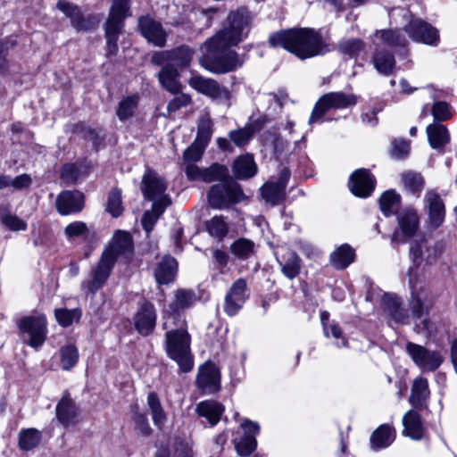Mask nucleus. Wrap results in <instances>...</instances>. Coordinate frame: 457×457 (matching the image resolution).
<instances>
[{
	"label": "nucleus",
	"instance_id": "1",
	"mask_svg": "<svg viewBox=\"0 0 457 457\" xmlns=\"http://www.w3.org/2000/svg\"><path fill=\"white\" fill-rule=\"evenodd\" d=\"M250 22L247 9L231 12L227 18V25L204 43V53L199 59L201 66L215 74H225L240 68L244 60L230 48L246 37Z\"/></svg>",
	"mask_w": 457,
	"mask_h": 457
},
{
	"label": "nucleus",
	"instance_id": "2",
	"mask_svg": "<svg viewBox=\"0 0 457 457\" xmlns=\"http://www.w3.org/2000/svg\"><path fill=\"white\" fill-rule=\"evenodd\" d=\"M272 46H281L301 60L324 55L332 50V46L320 30L312 28H294L281 30L270 36Z\"/></svg>",
	"mask_w": 457,
	"mask_h": 457
},
{
	"label": "nucleus",
	"instance_id": "3",
	"mask_svg": "<svg viewBox=\"0 0 457 457\" xmlns=\"http://www.w3.org/2000/svg\"><path fill=\"white\" fill-rule=\"evenodd\" d=\"M133 240L129 232L117 230L109 246L102 253L97 263L91 269L90 278L81 282V288L95 295L109 278L119 256L131 253Z\"/></svg>",
	"mask_w": 457,
	"mask_h": 457
},
{
	"label": "nucleus",
	"instance_id": "4",
	"mask_svg": "<svg viewBox=\"0 0 457 457\" xmlns=\"http://www.w3.org/2000/svg\"><path fill=\"white\" fill-rule=\"evenodd\" d=\"M190 344L191 337L184 326L165 334L166 353L177 362L182 372H189L194 367Z\"/></svg>",
	"mask_w": 457,
	"mask_h": 457
},
{
	"label": "nucleus",
	"instance_id": "5",
	"mask_svg": "<svg viewBox=\"0 0 457 457\" xmlns=\"http://www.w3.org/2000/svg\"><path fill=\"white\" fill-rule=\"evenodd\" d=\"M129 0H112L108 19L104 23L107 56L118 52V39L124 26V20L129 16Z\"/></svg>",
	"mask_w": 457,
	"mask_h": 457
},
{
	"label": "nucleus",
	"instance_id": "6",
	"mask_svg": "<svg viewBox=\"0 0 457 457\" xmlns=\"http://www.w3.org/2000/svg\"><path fill=\"white\" fill-rule=\"evenodd\" d=\"M211 187L207 194L209 205L213 209L223 210L245 199V194L238 183L228 176Z\"/></svg>",
	"mask_w": 457,
	"mask_h": 457
},
{
	"label": "nucleus",
	"instance_id": "7",
	"mask_svg": "<svg viewBox=\"0 0 457 457\" xmlns=\"http://www.w3.org/2000/svg\"><path fill=\"white\" fill-rule=\"evenodd\" d=\"M357 98L353 94L330 92L323 95L315 104L309 118V125L322 122L326 112L330 109H345L355 105Z\"/></svg>",
	"mask_w": 457,
	"mask_h": 457
},
{
	"label": "nucleus",
	"instance_id": "8",
	"mask_svg": "<svg viewBox=\"0 0 457 457\" xmlns=\"http://www.w3.org/2000/svg\"><path fill=\"white\" fill-rule=\"evenodd\" d=\"M444 251L442 243H431L427 239L415 240L410 247V258L412 261V265L409 268L408 271L413 270V276L421 278L419 268L425 261L427 264H434L441 256Z\"/></svg>",
	"mask_w": 457,
	"mask_h": 457
},
{
	"label": "nucleus",
	"instance_id": "9",
	"mask_svg": "<svg viewBox=\"0 0 457 457\" xmlns=\"http://www.w3.org/2000/svg\"><path fill=\"white\" fill-rule=\"evenodd\" d=\"M23 341L31 347L41 346L46 337V320L44 315L26 316L18 323Z\"/></svg>",
	"mask_w": 457,
	"mask_h": 457
},
{
	"label": "nucleus",
	"instance_id": "10",
	"mask_svg": "<svg viewBox=\"0 0 457 457\" xmlns=\"http://www.w3.org/2000/svg\"><path fill=\"white\" fill-rule=\"evenodd\" d=\"M141 190L145 198L153 203L165 204L166 206L171 204L170 197L166 194V180L153 170H147L144 174Z\"/></svg>",
	"mask_w": 457,
	"mask_h": 457
},
{
	"label": "nucleus",
	"instance_id": "11",
	"mask_svg": "<svg viewBox=\"0 0 457 457\" xmlns=\"http://www.w3.org/2000/svg\"><path fill=\"white\" fill-rule=\"evenodd\" d=\"M398 228L391 237L392 244H404L406 239L415 236L420 227V219L417 212L410 207L404 208L396 213Z\"/></svg>",
	"mask_w": 457,
	"mask_h": 457
},
{
	"label": "nucleus",
	"instance_id": "12",
	"mask_svg": "<svg viewBox=\"0 0 457 457\" xmlns=\"http://www.w3.org/2000/svg\"><path fill=\"white\" fill-rule=\"evenodd\" d=\"M409 37L417 43L436 46L439 43L438 30L431 24L420 18H412L404 26Z\"/></svg>",
	"mask_w": 457,
	"mask_h": 457
},
{
	"label": "nucleus",
	"instance_id": "13",
	"mask_svg": "<svg viewBox=\"0 0 457 457\" xmlns=\"http://www.w3.org/2000/svg\"><path fill=\"white\" fill-rule=\"evenodd\" d=\"M249 289L245 278H237L228 290L224 299V312L232 317L237 315L249 298Z\"/></svg>",
	"mask_w": 457,
	"mask_h": 457
},
{
	"label": "nucleus",
	"instance_id": "14",
	"mask_svg": "<svg viewBox=\"0 0 457 457\" xmlns=\"http://www.w3.org/2000/svg\"><path fill=\"white\" fill-rule=\"evenodd\" d=\"M406 351L414 361V363L420 369L428 371H434L443 362V356L438 351H429L422 345L408 343L406 345Z\"/></svg>",
	"mask_w": 457,
	"mask_h": 457
},
{
	"label": "nucleus",
	"instance_id": "15",
	"mask_svg": "<svg viewBox=\"0 0 457 457\" xmlns=\"http://www.w3.org/2000/svg\"><path fill=\"white\" fill-rule=\"evenodd\" d=\"M56 7L70 19L71 26L78 31L89 30L99 22V19L94 15L84 16L80 8L70 2L60 0Z\"/></svg>",
	"mask_w": 457,
	"mask_h": 457
},
{
	"label": "nucleus",
	"instance_id": "16",
	"mask_svg": "<svg viewBox=\"0 0 457 457\" xmlns=\"http://www.w3.org/2000/svg\"><path fill=\"white\" fill-rule=\"evenodd\" d=\"M240 429L243 435L234 438L233 443L239 455L247 456L256 449V436L260 433V426L255 421L244 419L240 424Z\"/></svg>",
	"mask_w": 457,
	"mask_h": 457
},
{
	"label": "nucleus",
	"instance_id": "17",
	"mask_svg": "<svg viewBox=\"0 0 457 457\" xmlns=\"http://www.w3.org/2000/svg\"><path fill=\"white\" fill-rule=\"evenodd\" d=\"M187 178L192 181L211 183L228 176V170L221 164L213 163L208 168H200L195 163L183 166Z\"/></svg>",
	"mask_w": 457,
	"mask_h": 457
},
{
	"label": "nucleus",
	"instance_id": "18",
	"mask_svg": "<svg viewBox=\"0 0 457 457\" xmlns=\"http://www.w3.org/2000/svg\"><path fill=\"white\" fill-rule=\"evenodd\" d=\"M189 85L197 92L214 100L225 101L230 97L229 91L213 79L195 75L189 79Z\"/></svg>",
	"mask_w": 457,
	"mask_h": 457
},
{
	"label": "nucleus",
	"instance_id": "19",
	"mask_svg": "<svg viewBox=\"0 0 457 457\" xmlns=\"http://www.w3.org/2000/svg\"><path fill=\"white\" fill-rule=\"evenodd\" d=\"M290 175V170L284 167L279 171L277 181H269L262 186V195L267 203L277 205L284 199Z\"/></svg>",
	"mask_w": 457,
	"mask_h": 457
},
{
	"label": "nucleus",
	"instance_id": "20",
	"mask_svg": "<svg viewBox=\"0 0 457 457\" xmlns=\"http://www.w3.org/2000/svg\"><path fill=\"white\" fill-rule=\"evenodd\" d=\"M156 319L154 305L151 302L144 300L140 303L134 316V325L137 331L142 336L152 334L156 325Z\"/></svg>",
	"mask_w": 457,
	"mask_h": 457
},
{
	"label": "nucleus",
	"instance_id": "21",
	"mask_svg": "<svg viewBox=\"0 0 457 457\" xmlns=\"http://www.w3.org/2000/svg\"><path fill=\"white\" fill-rule=\"evenodd\" d=\"M138 27L142 36L148 43L157 47H163L166 45L168 33L161 22L145 16L139 19Z\"/></svg>",
	"mask_w": 457,
	"mask_h": 457
},
{
	"label": "nucleus",
	"instance_id": "22",
	"mask_svg": "<svg viewBox=\"0 0 457 457\" xmlns=\"http://www.w3.org/2000/svg\"><path fill=\"white\" fill-rule=\"evenodd\" d=\"M84 195L79 191H62L56 197V210L61 215H70L79 212L84 207Z\"/></svg>",
	"mask_w": 457,
	"mask_h": 457
},
{
	"label": "nucleus",
	"instance_id": "23",
	"mask_svg": "<svg viewBox=\"0 0 457 457\" xmlns=\"http://www.w3.org/2000/svg\"><path fill=\"white\" fill-rule=\"evenodd\" d=\"M375 183V178L369 170L359 169L351 175L349 188L356 196L368 197L373 192Z\"/></svg>",
	"mask_w": 457,
	"mask_h": 457
},
{
	"label": "nucleus",
	"instance_id": "24",
	"mask_svg": "<svg viewBox=\"0 0 457 457\" xmlns=\"http://www.w3.org/2000/svg\"><path fill=\"white\" fill-rule=\"evenodd\" d=\"M409 278V286L411 289V302L410 306L411 310L412 318L417 320L424 314V289L425 285L422 278L413 276V270L407 272Z\"/></svg>",
	"mask_w": 457,
	"mask_h": 457
},
{
	"label": "nucleus",
	"instance_id": "25",
	"mask_svg": "<svg viewBox=\"0 0 457 457\" xmlns=\"http://www.w3.org/2000/svg\"><path fill=\"white\" fill-rule=\"evenodd\" d=\"M426 207L428 212L429 224L432 228H439L445 220V204L435 190L427 191L424 198Z\"/></svg>",
	"mask_w": 457,
	"mask_h": 457
},
{
	"label": "nucleus",
	"instance_id": "26",
	"mask_svg": "<svg viewBox=\"0 0 457 457\" xmlns=\"http://www.w3.org/2000/svg\"><path fill=\"white\" fill-rule=\"evenodd\" d=\"M382 307L386 316L395 323L404 325L409 322V312L402 306V303L396 295L385 294L382 300Z\"/></svg>",
	"mask_w": 457,
	"mask_h": 457
},
{
	"label": "nucleus",
	"instance_id": "27",
	"mask_svg": "<svg viewBox=\"0 0 457 457\" xmlns=\"http://www.w3.org/2000/svg\"><path fill=\"white\" fill-rule=\"evenodd\" d=\"M196 384L206 394H213L220 389V373L212 362H205L198 371Z\"/></svg>",
	"mask_w": 457,
	"mask_h": 457
},
{
	"label": "nucleus",
	"instance_id": "28",
	"mask_svg": "<svg viewBox=\"0 0 457 457\" xmlns=\"http://www.w3.org/2000/svg\"><path fill=\"white\" fill-rule=\"evenodd\" d=\"M396 437V431L390 424L378 426L370 436L371 450L378 452L389 447Z\"/></svg>",
	"mask_w": 457,
	"mask_h": 457
},
{
	"label": "nucleus",
	"instance_id": "29",
	"mask_svg": "<svg viewBox=\"0 0 457 457\" xmlns=\"http://www.w3.org/2000/svg\"><path fill=\"white\" fill-rule=\"evenodd\" d=\"M375 37L379 39L381 44L395 49L399 55L407 56L408 41L402 35L400 30L385 29L375 33Z\"/></svg>",
	"mask_w": 457,
	"mask_h": 457
},
{
	"label": "nucleus",
	"instance_id": "30",
	"mask_svg": "<svg viewBox=\"0 0 457 457\" xmlns=\"http://www.w3.org/2000/svg\"><path fill=\"white\" fill-rule=\"evenodd\" d=\"M224 411V405L215 400L202 401L196 405V412L200 417L206 419L211 427L219 423Z\"/></svg>",
	"mask_w": 457,
	"mask_h": 457
},
{
	"label": "nucleus",
	"instance_id": "31",
	"mask_svg": "<svg viewBox=\"0 0 457 457\" xmlns=\"http://www.w3.org/2000/svg\"><path fill=\"white\" fill-rule=\"evenodd\" d=\"M429 394L428 379L419 377L413 381L409 402L414 408L421 410L427 407Z\"/></svg>",
	"mask_w": 457,
	"mask_h": 457
},
{
	"label": "nucleus",
	"instance_id": "32",
	"mask_svg": "<svg viewBox=\"0 0 457 457\" xmlns=\"http://www.w3.org/2000/svg\"><path fill=\"white\" fill-rule=\"evenodd\" d=\"M403 434L413 440H420L424 435V427L420 415L415 411H407L403 417Z\"/></svg>",
	"mask_w": 457,
	"mask_h": 457
},
{
	"label": "nucleus",
	"instance_id": "33",
	"mask_svg": "<svg viewBox=\"0 0 457 457\" xmlns=\"http://www.w3.org/2000/svg\"><path fill=\"white\" fill-rule=\"evenodd\" d=\"M56 417L64 427H70L77 422L78 408L69 397L63 396L56 406Z\"/></svg>",
	"mask_w": 457,
	"mask_h": 457
},
{
	"label": "nucleus",
	"instance_id": "34",
	"mask_svg": "<svg viewBox=\"0 0 457 457\" xmlns=\"http://www.w3.org/2000/svg\"><path fill=\"white\" fill-rule=\"evenodd\" d=\"M178 270L177 261L170 255L164 256L158 263L154 277L158 284H169L175 279Z\"/></svg>",
	"mask_w": 457,
	"mask_h": 457
},
{
	"label": "nucleus",
	"instance_id": "35",
	"mask_svg": "<svg viewBox=\"0 0 457 457\" xmlns=\"http://www.w3.org/2000/svg\"><path fill=\"white\" fill-rule=\"evenodd\" d=\"M282 274L289 279L296 278L301 271V259L293 251H286L280 257H277Z\"/></svg>",
	"mask_w": 457,
	"mask_h": 457
},
{
	"label": "nucleus",
	"instance_id": "36",
	"mask_svg": "<svg viewBox=\"0 0 457 457\" xmlns=\"http://www.w3.org/2000/svg\"><path fill=\"white\" fill-rule=\"evenodd\" d=\"M427 135L430 146L434 149H442L450 142V133L445 125L433 122L427 127Z\"/></svg>",
	"mask_w": 457,
	"mask_h": 457
},
{
	"label": "nucleus",
	"instance_id": "37",
	"mask_svg": "<svg viewBox=\"0 0 457 457\" xmlns=\"http://www.w3.org/2000/svg\"><path fill=\"white\" fill-rule=\"evenodd\" d=\"M159 81L162 86L172 94H178L181 90L179 81V72L175 67L165 65L159 72Z\"/></svg>",
	"mask_w": 457,
	"mask_h": 457
},
{
	"label": "nucleus",
	"instance_id": "38",
	"mask_svg": "<svg viewBox=\"0 0 457 457\" xmlns=\"http://www.w3.org/2000/svg\"><path fill=\"white\" fill-rule=\"evenodd\" d=\"M256 170L253 156L249 154L239 156L233 163V171L237 179H249L255 175Z\"/></svg>",
	"mask_w": 457,
	"mask_h": 457
},
{
	"label": "nucleus",
	"instance_id": "39",
	"mask_svg": "<svg viewBox=\"0 0 457 457\" xmlns=\"http://www.w3.org/2000/svg\"><path fill=\"white\" fill-rule=\"evenodd\" d=\"M170 64L171 67L184 69L190 65L195 51L188 46H180L174 49L169 50Z\"/></svg>",
	"mask_w": 457,
	"mask_h": 457
},
{
	"label": "nucleus",
	"instance_id": "40",
	"mask_svg": "<svg viewBox=\"0 0 457 457\" xmlns=\"http://www.w3.org/2000/svg\"><path fill=\"white\" fill-rule=\"evenodd\" d=\"M196 295L193 290L179 288L174 294V301L170 304V312L175 314L193 305Z\"/></svg>",
	"mask_w": 457,
	"mask_h": 457
},
{
	"label": "nucleus",
	"instance_id": "41",
	"mask_svg": "<svg viewBox=\"0 0 457 457\" xmlns=\"http://www.w3.org/2000/svg\"><path fill=\"white\" fill-rule=\"evenodd\" d=\"M355 258L354 250L349 245H342L330 254V262L337 270L345 269Z\"/></svg>",
	"mask_w": 457,
	"mask_h": 457
},
{
	"label": "nucleus",
	"instance_id": "42",
	"mask_svg": "<svg viewBox=\"0 0 457 457\" xmlns=\"http://www.w3.org/2000/svg\"><path fill=\"white\" fill-rule=\"evenodd\" d=\"M147 405L150 409L154 424L158 428H162L167 421V416L162 406L159 396L155 392H151L148 394Z\"/></svg>",
	"mask_w": 457,
	"mask_h": 457
},
{
	"label": "nucleus",
	"instance_id": "43",
	"mask_svg": "<svg viewBox=\"0 0 457 457\" xmlns=\"http://www.w3.org/2000/svg\"><path fill=\"white\" fill-rule=\"evenodd\" d=\"M229 250L236 258L247 260L254 254L255 244L248 238L240 237L230 245Z\"/></svg>",
	"mask_w": 457,
	"mask_h": 457
},
{
	"label": "nucleus",
	"instance_id": "44",
	"mask_svg": "<svg viewBox=\"0 0 457 457\" xmlns=\"http://www.w3.org/2000/svg\"><path fill=\"white\" fill-rule=\"evenodd\" d=\"M373 63L379 73L389 75L395 68V61L394 55L388 51L377 50L373 55Z\"/></svg>",
	"mask_w": 457,
	"mask_h": 457
},
{
	"label": "nucleus",
	"instance_id": "45",
	"mask_svg": "<svg viewBox=\"0 0 457 457\" xmlns=\"http://www.w3.org/2000/svg\"><path fill=\"white\" fill-rule=\"evenodd\" d=\"M401 179L405 190L417 196L420 194L425 185L423 176L414 171L403 173Z\"/></svg>",
	"mask_w": 457,
	"mask_h": 457
},
{
	"label": "nucleus",
	"instance_id": "46",
	"mask_svg": "<svg viewBox=\"0 0 457 457\" xmlns=\"http://www.w3.org/2000/svg\"><path fill=\"white\" fill-rule=\"evenodd\" d=\"M41 432L36 428L22 429L19 433V447L22 451H30L41 442Z\"/></svg>",
	"mask_w": 457,
	"mask_h": 457
},
{
	"label": "nucleus",
	"instance_id": "47",
	"mask_svg": "<svg viewBox=\"0 0 457 457\" xmlns=\"http://www.w3.org/2000/svg\"><path fill=\"white\" fill-rule=\"evenodd\" d=\"M206 230L209 235L219 241H221L228 233V226L222 215H215L206 224Z\"/></svg>",
	"mask_w": 457,
	"mask_h": 457
},
{
	"label": "nucleus",
	"instance_id": "48",
	"mask_svg": "<svg viewBox=\"0 0 457 457\" xmlns=\"http://www.w3.org/2000/svg\"><path fill=\"white\" fill-rule=\"evenodd\" d=\"M61 367L63 370H70L76 366L79 361L78 348L71 344L63 345L59 350Z\"/></svg>",
	"mask_w": 457,
	"mask_h": 457
},
{
	"label": "nucleus",
	"instance_id": "49",
	"mask_svg": "<svg viewBox=\"0 0 457 457\" xmlns=\"http://www.w3.org/2000/svg\"><path fill=\"white\" fill-rule=\"evenodd\" d=\"M139 96L137 95L124 97L120 103L116 110V114L120 120L124 121L131 118L138 104Z\"/></svg>",
	"mask_w": 457,
	"mask_h": 457
},
{
	"label": "nucleus",
	"instance_id": "50",
	"mask_svg": "<svg viewBox=\"0 0 457 457\" xmlns=\"http://www.w3.org/2000/svg\"><path fill=\"white\" fill-rule=\"evenodd\" d=\"M167 207L165 204L153 203L152 209L144 213L141 222L146 233H150L153 230L158 219L165 212Z\"/></svg>",
	"mask_w": 457,
	"mask_h": 457
},
{
	"label": "nucleus",
	"instance_id": "51",
	"mask_svg": "<svg viewBox=\"0 0 457 457\" xmlns=\"http://www.w3.org/2000/svg\"><path fill=\"white\" fill-rule=\"evenodd\" d=\"M400 204V195L394 190L385 192L379 198V206L381 212L386 216H390L396 212Z\"/></svg>",
	"mask_w": 457,
	"mask_h": 457
},
{
	"label": "nucleus",
	"instance_id": "52",
	"mask_svg": "<svg viewBox=\"0 0 457 457\" xmlns=\"http://www.w3.org/2000/svg\"><path fill=\"white\" fill-rule=\"evenodd\" d=\"M0 220L4 226L12 231L27 229V223L18 216L9 213L7 206H0Z\"/></svg>",
	"mask_w": 457,
	"mask_h": 457
},
{
	"label": "nucleus",
	"instance_id": "53",
	"mask_svg": "<svg viewBox=\"0 0 457 457\" xmlns=\"http://www.w3.org/2000/svg\"><path fill=\"white\" fill-rule=\"evenodd\" d=\"M338 51L349 57H355L364 48V43L359 38H344L339 41Z\"/></svg>",
	"mask_w": 457,
	"mask_h": 457
},
{
	"label": "nucleus",
	"instance_id": "54",
	"mask_svg": "<svg viewBox=\"0 0 457 457\" xmlns=\"http://www.w3.org/2000/svg\"><path fill=\"white\" fill-rule=\"evenodd\" d=\"M212 135V120L207 115H204L199 119L197 125V135L195 140L207 146L209 141L211 140Z\"/></svg>",
	"mask_w": 457,
	"mask_h": 457
},
{
	"label": "nucleus",
	"instance_id": "55",
	"mask_svg": "<svg viewBox=\"0 0 457 457\" xmlns=\"http://www.w3.org/2000/svg\"><path fill=\"white\" fill-rule=\"evenodd\" d=\"M55 319L62 327H69L74 321H78L81 316V311L78 308L75 309H56L54 312Z\"/></svg>",
	"mask_w": 457,
	"mask_h": 457
},
{
	"label": "nucleus",
	"instance_id": "56",
	"mask_svg": "<svg viewBox=\"0 0 457 457\" xmlns=\"http://www.w3.org/2000/svg\"><path fill=\"white\" fill-rule=\"evenodd\" d=\"M121 191L113 189L109 193L106 211L114 218L120 216L123 212Z\"/></svg>",
	"mask_w": 457,
	"mask_h": 457
},
{
	"label": "nucleus",
	"instance_id": "57",
	"mask_svg": "<svg viewBox=\"0 0 457 457\" xmlns=\"http://www.w3.org/2000/svg\"><path fill=\"white\" fill-rule=\"evenodd\" d=\"M206 147L205 145L195 140L183 154V166L200 161Z\"/></svg>",
	"mask_w": 457,
	"mask_h": 457
},
{
	"label": "nucleus",
	"instance_id": "58",
	"mask_svg": "<svg viewBox=\"0 0 457 457\" xmlns=\"http://www.w3.org/2000/svg\"><path fill=\"white\" fill-rule=\"evenodd\" d=\"M253 134V130L246 126V124L238 129L231 130L228 133V137L232 143L238 147H244L251 141Z\"/></svg>",
	"mask_w": 457,
	"mask_h": 457
},
{
	"label": "nucleus",
	"instance_id": "59",
	"mask_svg": "<svg viewBox=\"0 0 457 457\" xmlns=\"http://www.w3.org/2000/svg\"><path fill=\"white\" fill-rule=\"evenodd\" d=\"M323 331L326 337H332L336 339V345L337 347H348V341L344 337L343 330L337 322L331 321L328 325H325Z\"/></svg>",
	"mask_w": 457,
	"mask_h": 457
},
{
	"label": "nucleus",
	"instance_id": "60",
	"mask_svg": "<svg viewBox=\"0 0 457 457\" xmlns=\"http://www.w3.org/2000/svg\"><path fill=\"white\" fill-rule=\"evenodd\" d=\"M431 113L434 117V122L441 123L442 121L448 120L452 117L449 104L443 101L434 103L431 108Z\"/></svg>",
	"mask_w": 457,
	"mask_h": 457
},
{
	"label": "nucleus",
	"instance_id": "61",
	"mask_svg": "<svg viewBox=\"0 0 457 457\" xmlns=\"http://www.w3.org/2000/svg\"><path fill=\"white\" fill-rule=\"evenodd\" d=\"M410 152V142L400 138L392 141L391 155L395 159H404Z\"/></svg>",
	"mask_w": 457,
	"mask_h": 457
},
{
	"label": "nucleus",
	"instance_id": "62",
	"mask_svg": "<svg viewBox=\"0 0 457 457\" xmlns=\"http://www.w3.org/2000/svg\"><path fill=\"white\" fill-rule=\"evenodd\" d=\"M135 428L143 436H149L152 434V428L149 424L146 414L137 412L134 415Z\"/></svg>",
	"mask_w": 457,
	"mask_h": 457
},
{
	"label": "nucleus",
	"instance_id": "63",
	"mask_svg": "<svg viewBox=\"0 0 457 457\" xmlns=\"http://www.w3.org/2000/svg\"><path fill=\"white\" fill-rule=\"evenodd\" d=\"M6 179V187H12L16 189H24L30 186L32 180L29 175L21 174L14 179H12L10 176L4 175Z\"/></svg>",
	"mask_w": 457,
	"mask_h": 457
},
{
	"label": "nucleus",
	"instance_id": "64",
	"mask_svg": "<svg viewBox=\"0 0 457 457\" xmlns=\"http://www.w3.org/2000/svg\"><path fill=\"white\" fill-rule=\"evenodd\" d=\"M64 232L68 238L80 237L87 232V226L83 221H74L66 226Z\"/></svg>",
	"mask_w": 457,
	"mask_h": 457
}]
</instances>
